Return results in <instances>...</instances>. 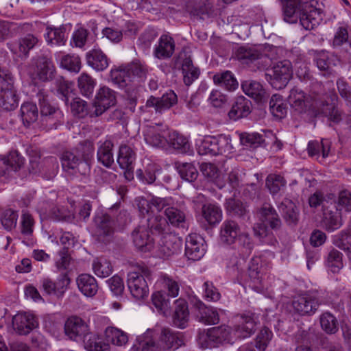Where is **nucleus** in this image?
Wrapping results in <instances>:
<instances>
[{
    "instance_id": "58",
    "label": "nucleus",
    "mask_w": 351,
    "mask_h": 351,
    "mask_svg": "<svg viewBox=\"0 0 351 351\" xmlns=\"http://www.w3.org/2000/svg\"><path fill=\"white\" fill-rule=\"evenodd\" d=\"M96 85L95 80L89 75L83 73L78 77L77 86L80 93L86 97L93 95Z\"/></svg>"
},
{
    "instance_id": "51",
    "label": "nucleus",
    "mask_w": 351,
    "mask_h": 351,
    "mask_svg": "<svg viewBox=\"0 0 351 351\" xmlns=\"http://www.w3.org/2000/svg\"><path fill=\"white\" fill-rule=\"evenodd\" d=\"M46 30L45 38L48 43L58 45H64L66 42V28L64 26L59 27L48 26Z\"/></svg>"
},
{
    "instance_id": "28",
    "label": "nucleus",
    "mask_w": 351,
    "mask_h": 351,
    "mask_svg": "<svg viewBox=\"0 0 351 351\" xmlns=\"http://www.w3.org/2000/svg\"><path fill=\"white\" fill-rule=\"evenodd\" d=\"M314 60L316 62L317 68L324 71V75H332L333 67L339 62L337 56L329 54L325 51H316L315 53Z\"/></svg>"
},
{
    "instance_id": "48",
    "label": "nucleus",
    "mask_w": 351,
    "mask_h": 351,
    "mask_svg": "<svg viewBox=\"0 0 351 351\" xmlns=\"http://www.w3.org/2000/svg\"><path fill=\"white\" fill-rule=\"evenodd\" d=\"M182 72L184 82L186 86H190L199 75V69L194 66L190 57L182 60Z\"/></svg>"
},
{
    "instance_id": "18",
    "label": "nucleus",
    "mask_w": 351,
    "mask_h": 351,
    "mask_svg": "<svg viewBox=\"0 0 351 351\" xmlns=\"http://www.w3.org/2000/svg\"><path fill=\"white\" fill-rule=\"evenodd\" d=\"M165 215L168 223L174 227L185 228L186 221V207L184 204H173L165 208Z\"/></svg>"
},
{
    "instance_id": "37",
    "label": "nucleus",
    "mask_w": 351,
    "mask_h": 351,
    "mask_svg": "<svg viewBox=\"0 0 351 351\" xmlns=\"http://www.w3.org/2000/svg\"><path fill=\"white\" fill-rule=\"evenodd\" d=\"M87 64L97 71L105 70L109 64L108 58L100 49H93L86 54Z\"/></svg>"
},
{
    "instance_id": "36",
    "label": "nucleus",
    "mask_w": 351,
    "mask_h": 351,
    "mask_svg": "<svg viewBox=\"0 0 351 351\" xmlns=\"http://www.w3.org/2000/svg\"><path fill=\"white\" fill-rule=\"evenodd\" d=\"M199 168L203 176L219 189L225 186V182L221 176L220 171L214 164L203 162Z\"/></svg>"
},
{
    "instance_id": "10",
    "label": "nucleus",
    "mask_w": 351,
    "mask_h": 351,
    "mask_svg": "<svg viewBox=\"0 0 351 351\" xmlns=\"http://www.w3.org/2000/svg\"><path fill=\"white\" fill-rule=\"evenodd\" d=\"M116 104L115 92L108 87L103 86L97 93L94 102V110L91 111L90 117L101 115L106 110Z\"/></svg>"
},
{
    "instance_id": "33",
    "label": "nucleus",
    "mask_w": 351,
    "mask_h": 351,
    "mask_svg": "<svg viewBox=\"0 0 351 351\" xmlns=\"http://www.w3.org/2000/svg\"><path fill=\"white\" fill-rule=\"evenodd\" d=\"M113 147L114 143L110 139H106L104 142H99L97 149V160L108 168L110 167L114 163Z\"/></svg>"
},
{
    "instance_id": "47",
    "label": "nucleus",
    "mask_w": 351,
    "mask_h": 351,
    "mask_svg": "<svg viewBox=\"0 0 351 351\" xmlns=\"http://www.w3.org/2000/svg\"><path fill=\"white\" fill-rule=\"evenodd\" d=\"M146 228L152 234H163L169 228V223L160 215H152L147 219Z\"/></svg>"
},
{
    "instance_id": "50",
    "label": "nucleus",
    "mask_w": 351,
    "mask_h": 351,
    "mask_svg": "<svg viewBox=\"0 0 351 351\" xmlns=\"http://www.w3.org/2000/svg\"><path fill=\"white\" fill-rule=\"evenodd\" d=\"M330 149V142L328 139H322L320 142L317 141H310L308 145V154L310 156H320L322 154V158L328 156Z\"/></svg>"
},
{
    "instance_id": "41",
    "label": "nucleus",
    "mask_w": 351,
    "mask_h": 351,
    "mask_svg": "<svg viewBox=\"0 0 351 351\" xmlns=\"http://www.w3.org/2000/svg\"><path fill=\"white\" fill-rule=\"evenodd\" d=\"M288 101L295 110L302 112L310 103L304 93L298 87L293 88L288 97Z\"/></svg>"
},
{
    "instance_id": "53",
    "label": "nucleus",
    "mask_w": 351,
    "mask_h": 351,
    "mask_svg": "<svg viewBox=\"0 0 351 351\" xmlns=\"http://www.w3.org/2000/svg\"><path fill=\"white\" fill-rule=\"evenodd\" d=\"M107 214H110V216L114 221V226L125 225L129 219L130 215L126 210L121 209V202H117L112 205L109 209Z\"/></svg>"
},
{
    "instance_id": "20",
    "label": "nucleus",
    "mask_w": 351,
    "mask_h": 351,
    "mask_svg": "<svg viewBox=\"0 0 351 351\" xmlns=\"http://www.w3.org/2000/svg\"><path fill=\"white\" fill-rule=\"evenodd\" d=\"M322 20L319 10L306 3L304 5L298 21L301 25L306 30H311L317 27Z\"/></svg>"
},
{
    "instance_id": "19",
    "label": "nucleus",
    "mask_w": 351,
    "mask_h": 351,
    "mask_svg": "<svg viewBox=\"0 0 351 351\" xmlns=\"http://www.w3.org/2000/svg\"><path fill=\"white\" fill-rule=\"evenodd\" d=\"M132 238L135 246L142 252H150L154 247V239L145 226L136 227L132 232Z\"/></svg>"
},
{
    "instance_id": "14",
    "label": "nucleus",
    "mask_w": 351,
    "mask_h": 351,
    "mask_svg": "<svg viewBox=\"0 0 351 351\" xmlns=\"http://www.w3.org/2000/svg\"><path fill=\"white\" fill-rule=\"evenodd\" d=\"M13 328L21 335L29 334L38 326L36 317L29 313H19L12 318Z\"/></svg>"
},
{
    "instance_id": "56",
    "label": "nucleus",
    "mask_w": 351,
    "mask_h": 351,
    "mask_svg": "<svg viewBox=\"0 0 351 351\" xmlns=\"http://www.w3.org/2000/svg\"><path fill=\"white\" fill-rule=\"evenodd\" d=\"M152 302L157 310L166 315L169 313L170 300L164 291H156L152 295Z\"/></svg>"
},
{
    "instance_id": "60",
    "label": "nucleus",
    "mask_w": 351,
    "mask_h": 351,
    "mask_svg": "<svg viewBox=\"0 0 351 351\" xmlns=\"http://www.w3.org/2000/svg\"><path fill=\"white\" fill-rule=\"evenodd\" d=\"M327 265L333 273H338L343 267V254L337 250L332 248L327 256Z\"/></svg>"
},
{
    "instance_id": "2",
    "label": "nucleus",
    "mask_w": 351,
    "mask_h": 351,
    "mask_svg": "<svg viewBox=\"0 0 351 351\" xmlns=\"http://www.w3.org/2000/svg\"><path fill=\"white\" fill-rule=\"evenodd\" d=\"M237 59L242 64H246L252 71H262L267 69L272 58L255 46H241L235 51Z\"/></svg>"
},
{
    "instance_id": "15",
    "label": "nucleus",
    "mask_w": 351,
    "mask_h": 351,
    "mask_svg": "<svg viewBox=\"0 0 351 351\" xmlns=\"http://www.w3.org/2000/svg\"><path fill=\"white\" fill-rule=\"evenodd\" d=\"M128 287L132 295L136 300L147 297L149 288L147 280L137 272H131L128 276Z\"/></svg>"
},
{
    "instance_id": "42",
    "label": "nucleus",
    "mask_w": 351,
    "mask_h": 351,
    "mask_svg": "<svg viewBox=\"0 0 351 351\" xmlns=\"http://www.w3.org/2000/svg\"><path fill=\"white\" fill-rule=\"evenodd\" d=\"M136 159V153L128 145H121L119 147L117 162L123 169L131 170Z\"/></svg>"
},
{
    "instance_id": "44",
    "label": "nucleus",
    "mask_w": 351,
    "mask_h": 351,
    "mask_svg": "<svg viewBox=\"0 0 351 351\" xmlns=\"http://www.w3.org/2000/svg\"><path fill=\"white\" fill-rule=\"evenodd\" d=\"M202 215L206 221L210 226L219 223L222 219V210L219 206L213 204H204Z\"/></svg>"
},
{
    "instance_id": "4",
    "label": "nucleus",
    "mask_w": 351,
    "mask_h": 351,
    "mask_svg": "<svg viewBox=\"0 0 351 351\" xmlns=\"http://www.w3.org/2000/svg\"><path fill=\"white\" fill-rule=\"evenodd\" d=\"M293 75L292 65L289 60L278 62L274 66L267 69L265 78L276 89L285 88Z\"/></svg>"
},
{
    "instance_id": "45",
    "label": "nucleus",
    "mask_w": 351,
    "mask_h": 351,
    "mask_svg": "<svg viewBox=\"0 0 351 351\" xmlns=\"http://www.w3.org/2000/svg\"><path fill=\"white\" fill-rule=\"evenodd\" d=\"M82 341L84 348L88 351H110L109 343L104 342L101 338L91 332Z\"/></svg>"
},
{
    "instance_id": "13",
    "label": "nucleus",
    "mask_w": 351,
    "mask_h": 351,
    "mask_svg": "<svg viewBox=\"0 0 351 351\" xmlns=\"http://www.w3.org/2000/svg\"><path fill=\"white\" fill-rule=\"evenodd\" d=\"M240 226L232 219L225 220L220 226L219 239L221 244L231 245L236 243L241 233Z\"/></svg>"
},
{
    "instance_id": "31",
    "label": "nucleus",
    "mask_w": 351,
    "mask_h": 351,
    "mask_svg": "<svg viewBox=\"0 0 351 351\" xmlns=\"http://www.w3.org/2000/svg\"><path fill=\"white\" fill-rule=\"evenodd\" d=\"M258 213L260 219L263 221H267L271 229L279 230L280 228L281 219L271 205L267 203L263 204L258 209Z\"/></svg>"
},
{
    "instance_id": "12",
    "label": "nucleus",
    "mask_w": 351,
    "mask_h": 351,
    "mask_svg": "<svg viewBox=\"0 0 351 351\" xmlns=\"http://www.w3.org/2000/svg\"><path fill=\"white\" fill-rule=\"evenodd\" d=\"M203 238L196 234H189L185 241V256L193 261L200 260L205 254Z\"/></svg>"
},
{
    "instance_id": "64",
    "label": "nucleus",
    "mask_w": 351,
    "mask_h": 351,
    "mask_svg": "<svg viewBox=\"0 0 351 351\" xmlns=\"http://www.w3.org/2000/svg\"><path fill=\"white\" fill-rule=\"evenodd\" d=\"M2 161H5L6 165L10 167V172L17 171L24 165V158L16 151H11L8 155L1 158Z\"/></svg>"
},
{
    "instance_id": "21",
    "label": "nucleus",
    "mask_w": 351,
    "mask_h": 351,
    "mask_svg": "<svg viewBox=\"0 0 351 351\" xmlns=\"http://www.w3.org/2000/svg\"><path fill=\"white\" fill-rule=\"evenodd\" d=\"M165 151L174 150L180 154L191 152V144L186 137L176 131H167Z\"/></svg>"
},
{
    "instance_id": "55",
    "label": "nucleus",
    "mask_w": 351,
    "mask_h": 351,
    "mask_svg": "<svg viewBox=\"0 0 351 351\" xmlns=\"http://www.w3.org/2000/svg\"><path fill=\"white\" fill-rule=\"evenodd\" d=\"M239 137L241 145L250 148H256L265 142V134L256 132H243Z\"/></svg>"
},
{
    "instance_id": "46",
    "label": "nucleus",
    "mask_w": 351,
    "mask_h": 351,
    "mask_svg": "<svg viewBox=\"0 0 351 351\" xmlns=\"http://www.w3.org/2000/svg\"><path fill=\"white\" fill-rule=\"evenodd\" d=\"M105 337L107 343H111L117 346H123L128 342V336L126 332L112 326H108L106 328Z\"/></svg>"
},
{
    "instance_id": "27",
    "label": "nucleus",
    "mask_w": 351,
    "mask_h": 351,
    "mask_svg": "<svg viewBox=\"0 0 351 351\" xmlns=\"http://www.w3.org/2000/svg\"><path fill=\"white\" fill-rule=\"evenodd\" d=\"M131 351H159V346L156 342L154 332L147 330L144 334L138 336Z\"/></svg>"
},
{
    "instance_id": "29",
    "label": "nucleus",
    "mask_w": 351,
    "mask_h": 351,
    "mask_svg": "<svg viewBox=\"0 0 351 351\" xmlns=\"http://www.w3.org/2000/svg\"><path fill=\"white\" fill-rule=\"evenodd\" d=\"M251 101L243 96H239L235 99L228 112V116L230 119L237 120L246 117L251 112Z\"/></svg>"
},
{
    "instance_id": "17",
    "label": "nucleus",
    "mask_w": 351,
    "mask_h": 351,
    "mask_svg": "<svg viewBox=\"0 0 351 351\" xmlns=\"http://www.w3.org/2000/svg\"><path fill=\"white\" fill-rule=\"evenodd\" d=\"M192 303L196 311V316L200 322L209 325L219 323V315L216 308L206 306L197 299H194Z\"/></svg>"
},
{
    "instance_id": "61",
    "label": "nucleus",
    "mask_w": 351,
    "mask_h": 351,
    "mask_svg": "<svg viewBox=\"0 0 351 351\" xmlns=\"http://www.w3.org/2000/svg\"><path fill=\"white\" fill-rule=\"evenodd\" d=\"M58 162L55 157L45 158L41 165L40 173L47 180L53 178L58 173Z\"/></svg>"
},
{
    "instance_id": "30",
    "label": "nucleus",
    "mask_w": 351,
    "mask_h": 351,
    "mask_svg": "<svg viewBox=\"0 0 351 351\" xmlns=\"http://www.w3.org/2000/svg\"><path fill=\"white\" fill-rule=\"evenodd\" d=\"M175 310L173 314V324L178 328H184L187 326L189 311L187 302L184 299L176 300L174 302Z\"/></svg>"
},
{
    "instance_id": "16",
    "label": "nucleus",
    "mask_w": 351,
    "mask_h": 351,
    "mask_svg": "<svg viewBox=\"0 0 351 351\" xmlns=\"http://www.w3.org/2000/svg\"><path fill=\"white\" fill-rule=\"evenodd\" d=\"M283 20L289 23H295L306 3L302 0H280Z\"/></svg>"
},
{
    "instance_id": "39",
    "label": "nucleus",
    "mask_w": 351,
    "mask_h": 351,
    "mask_svg": "<svg viewBox=\"0 0 351 351\" xmlns=\"http://www.w3.org/2000/svg\"><path fill=\"white\" fill-rule=\"evenodd\" d=\"M175 50V43L173 39L167 36L162 35L159 39L158 45L154 50V55L159 59L170 58Z\"/></svg>"
},
{
    "instance_id": "38",
    "label": "nucleus",
    "mask_w": 351,
    "mask_h": 351,
    "mask_svg": "<svg viewBox=\"0 0 351 351\" xmlns=\"http://www.w3.org/2000/svg\"><path fill=\"white\" fill-rule=\"evenodd\" d=\"M282 217L289 225H296L299 221V211L295 204L289 199H285L278 206Z\"/></svg>"
},
{
    "instance_id": "63",
    "label": "nucleus",
    "mask_w": 351,
    "mask_h": 351,
    "mask_svg": "<svg viewBox=\"0 0 351 351\" xmlns=\"http://www.w3.org/2000/svg\"><path fill=\"white\" fill-rule=\"evenodd\" d=\"M253 231L254 235L263 243L274 244L276 242L273 234L269 232L267 226L263 221L255 223L253 226Z\"/></svg>"
},
{
    "instance_id": "25",
    "label": "nucleus",
    "mask_w": 351,
    "mask_h": 351,
    "mask_svg": "<svg viewBox=\"0 0 351 351\" xmlns=\"http://www.w3.org/2000/svg\"><path fill=\"white\" fill-rule=\"evenodd\" d=\"M36 73L42 82H48L55 76L56 69L51 59L41 56L35 60Z\"/></svg>"
},
{
    "instance_id": "24",
    "label": "nucleus",
    "mask_w": 351,
    "mask_h": 351,
    "mask_svg": "<svg viewBox=\"0 0 351 351\" xmlns=\"http://www.w3.org/2000/svg\"><path fill=\"white\" fill-rule=\"evenodd\" d=\"M243 91L249 97L254 99L258 103H263L269 97V93L263 85L254 80H245L241 83Z\"/></svg>"
},
{
    "instance_id": "40",
    "label": "nucleus",
    "mask_w": 351,
    "mask_h": 351,
    "mask_svg": "<svg viewBox=\"0 0 351 351\" xmlns=\"http://www.w3.org/2000/svg\"><path fill=\"white\" fill-rule=\"evenodd\" d=\"M38 43V38L34 34H28L24 37L20 38L18 43L11 49L15 53H19V56H24L27 57L29 51L32 49Z\"/></svg>"
},
{
    "instance_id": "5",
    "label": "nucleus",
    "mask_w": 351,
    "mask_h": 351,
    "mask_svg": "<svg viewBox=\"0 0 351 351\" xmlns=\"http://www.w3.org/2000/svg\"><path fill=\"white\" fill-rule=\"evenodd\" d=\"M312 103L310 108H312L313 116L315 117H326L330 121L335 123H339L342 120V112L335 104L324 102L321 98L317 95H311Z\"/></svg>"
},
{
    "instance_id": "52",
    "label": "nucleus",
    "mask_w": 351,
    "mask_h": 351,
    "mask_svg": "<svg viewBox=\"0 0 351 351\" xmlns=\"http://www.w3.org/2000/svg\"><path fill=\"white\" fill-rule=\"evenodd\" d=\"M213 81L228 90H234L238 87V82L230 71L217 73L213 76Z\"/></svg>"
},
{
    "instance_id": "6",
    "label": "nucleus",
    "mask_w": 351,
    "mask_h": 351,
    "mask_svg": "<svg viewBox=\"0 0 351 351\" xmlns=\"http://www.w3.org/2000/svg\"><path fill=\"white\" fill-rule=\"evenodd\" d=\"M40 107V114L43 121H51L55 125L62 118V111L51 104L49 95L45 89H39L36 95Z\"/></svg>"
},
{
    "instance_id": "32",
    "label": "nucleus",
    "mask_w": 351,
    "mask_h": 351,
    "mask_svg": "<svg viewBox=\"0 0 351 351\" xmlns=\"http://www.w3.org/2000/svg\"><path fill=\"white\" fill-rule=\"evenodd\" d=\"M160 341L167 349H177L184 343L182 335L169 328L162 330Z\"/></svg>"
},
{
    "instance_id": "35",
    "label": "nucleus",
    "mask_w": 351,
    "mask_h": 351,
    "mask_svg": "<svg viewBox=\"0 0 351 351\" xmlns=\"http://www.w3.org/2000/svg\"><path fill=\"white\" fill-rule=\"evenodd\" d=\"M76 282L80 291L86 296L95 295L98 290V285L95 278L87 274L80 275Z\"/></svg>"
},
{
    "instance_id": "11",
    "label": "nucleus",
    "mask_w": 351,
    "mask_h": 351,
    "mask_svg": "<svg viewBox=\"0 0 351 351\" xmlns=\"http://www.w3.org/2000/svg\"><path fill=\"white\" fill-rule=\"evenodd\" d=\"M322 223L325 230L328 232H333L341 228L342 219L340 210L335 203H330L329 205L323 204Z\"/></svg>"
},
{
    "instance_id": "8",
    "label": "nucleus",
    "mask_w": 351,
    "mask_h": 351,
    "mask_svg": "<svg viewBox=\"0 0 351 351\" xmlns=\"http://www.w3.org/2000/svg\"><path fill=\"white\" fill-rule=\"evenodd\" d=\"M319 305V300L316 295L310 292L295 296L292 302L295 312L302 316L313 315Z\"/></svg>"
},
{
    "instance_id": "7",
    "label": "nucleus",
    "mask_w": 351,
    "mask_h": 351,
    "mask_svg": "<svg viewBox=\"0 0 351 351\" xmlns=\"http://www.w3.org/2000/svg\"><path fill=\"white\" fill-rule=\"evenodd\" d=\"M94 237L101 243H109L114 233V221L110 214L97 215L94 218Z\"/></svg>"
},
{
    "instance_id": "34",
    "label": "nucleus",
    "mask_w": 351,
    "mask_h": 351,
    "mask_svg": "<svg viewBox=\"0 0 351 351\" xmlns=\"http://www.w3.org/2000/svg\"><path fill=\"white\" fill-rule=\"evenodd\" d=\"M19 105V97L16 91L12 87H5L0 90V106L6 111H12L17 108Z\"/></svg>"
},
{
    "instance_id": "54",
    "label": "nucleus",
    "mask_w": 351,
    "mask_h": 351,
    "mask_svg": "<svg viewBox=\"0 0 351 351\" xmlns=\"http://www.w3.org/2000/svg\"><path fill=\"white\" fill-rule=\"evenodd\" d=\"M110 77L112 82L121 88L126 87L131 82L130 74L125 66L112 69Z\"/></svg>"
},
{
    "instance_id": "26",
    "label": "nucleus",
    "mask_w": 351,
    "mask_h": 351,
    "mask_svg": "<svg viewBox=\"0 0 351 351\" xmlns=\"http://www.w3.org/2000/svg\"><path fill=\"white\" fill-rule=\"evenodd\" d=\"M182 241L175 234H164L160 243L159 250L166 257H169L180 252Z\"/></svg>"
},
{
    "instance_id": "57",
    "label": "nucleus",
    "mask_w": 351,
    "mask_h": 351,
    "mask_svg": "<svg viewBox=\"0 0 351 351\" xmlns=\"http://www.w3.org/2000/svg\"><path fill=\"white\" fill-rule=\"evenodd\" d=\"M94 273L99 277L106 278L112 272L110 262L105 257H99L94 259L93 263Z\"/></svg>"
},
{
    "instance_id": "9",
    "label": "nucleus",
    "mask_w": 351,
    "mask_h": 351,
    "mask_svg": "<svg viewBox=\"0 0 351 351\" xmlns=\"http://www.w3.org/2000/svg\"><path fill=\"white\" fill-rule=\"evenodd\" d=\"M64 329L66 336L74 341H83L90 332L88 324L77 316L69 317L65 322Z\"/></svg>"
},
{
    "instance_id": "3",
    "label": "nucleus",
    "mask_w": 351,
    "mask_h": 351,
    "mask_svg": "<svg viewBox=\"0 0 351 351\" xmlns=\"http://www.w3.org/2000/svg\"><path fill=\"white\" fill-rule=\"evenodd\" d=\"M63 171L69 176H86L90 171V165L84 162L73 148L64 151L60 157Z\"/></svg>"
},
{
    "instance_id": "1",
    "label": "nucleus",
    "mask_w": 351,
    "mask_h": 351,
    "mask_svg": "<svg viewBox=\"0 0 351 351\" xmlns=\"http://www.w3.org/2000/svg\"><path fill=\"white\" fill-rule=\"evenodd\" d=\"M238 321L231 329L226 326L213 327L208 330L207 337L215 344L232 343L235 339H244L250 337L256 330L258 316L251 312L237 317Z\"/></svg>"
},
{
    "instance_id": "62",
    "label": "nucleus",
    "mask_w": 351,
    "mask_h": 351,
    "mask_svg": "<svg viewBox=\"0 0 351 351\" xmlns=\"http://www.w3.org/2000/svg\"><path fill=\"white\" fill-rule=\"evenodd\" d=\"M73 149L76 150L79 156L84 162L90 163L95 151L94 144L91 141L86 140L82 141Z\"/></svg>"
},
{
    "instance_id": "22",
    "label": "nucleus",
    "mask_w": 351,
    "mask_h": 351,
    "mask_svg": "<svg viewBox=\"0 0 351 351\" xmlns=\"http://www.w3.org/2000/svg\"><path fill=\"white\" fill-rule=\"evenodd\" d=\"M167 130H160L156 126H149L144 132L145 142L156 148L165 150L167 145Z\"/></svg>"
},
{
    "instance_id": "23",
    "label": "nucleus",
    "mask_w": 351,
    "mask_h": 351,
    "mask_svg": "<svg viewBox=\"0 0 351 351\" xmlns=\"http://www.w3.org/2000/svg\"><path fill=\"white\" fill-rule=\"evenodd\" d=\"M178 97L171 90L163 94L161 97L151 96L146 102L147 107H153L156 112L161 113L177 104Z\"/></svg>"
},
{
    "instance_id": "43",
    "label": "nucleus",
    "mask_w": 351,
    "mask_h": 351,
    "mask_svg": "<svg viewBox=\"0 0 351 351\" xmlns=\"http://www.w3.org/2000/svg\"><path fill=\"white\" fill-rule=\"evenodd\" d=\"M174 167L178 171L181 178L187 182H194L199 176L197 168L192 162H182L176 161L174 163Z\"/></svg>"
},
{
    "instance_id": "49",
    "label": "nucleus",
    "mask_w": 351,
    "mask_h": 351,
    "mask_svg": "<svg viewBox=\"0 0 351 351\" xmlns=\"http://www.w3.org/2000/svg\"><path fill=\"white\" fill-rule=\"evenodd\" d=\"M20 111L25 125L29 126L38 120L39 112L36 104L25 102L21 105Z\"/></svg>"
},
{
    "instance_id": "59",
    "label": "nucleus",
    "mask_w": 351,
    "mask_h": 351,
    "mask_svg": "<svg viewBox=\"0 0 351 351\" xmlns=\"http://www.w3.org/2000/svg\"><path fill=\"white\" fill-rule=\"evenodd\" d=\"M269 110L272 115L278 119H282L287 114V108L283 104L282 97L280 95L274 94L271 97Z\"/></svg>"
}]
</instances>
